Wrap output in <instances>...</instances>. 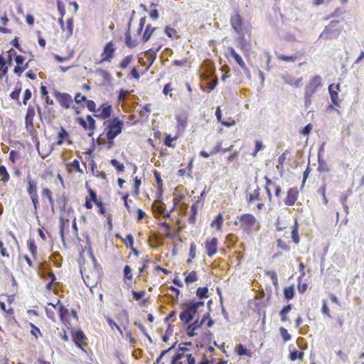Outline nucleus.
<instances>
[{"label":"nucleus","mask_w":364,"mask_h":364,"mask_svg":"<svg viewBox=\"0 0 364 364\" xmlns=\"http://www.w3.org/2000/svg\"><path fill=\"white\" fill-rule=\"evenodd\" d=\"M104 130L97 139L98 145L105 146L107 149H111L114 145V139L122 133L124 122L119 117H114L103 122Z\"/></svg>","instance_id":"nucleus-1"},{"label":"nucleus","mask_w":364,"mask_h":364,"mask_svg":"<svg viewBox=\"0 0 364 364\" xmlns=\"http://www.w3.org/2000/svg\"><path fill=\"white\" fill-rule=\"evenodd\" d=\"M234 225L238 226L242 233L247 235L259 229V224L256 218L250 213L238 215L234 222Z\"/></svg>","instance_id":"nucleus-2"},{"label":"nucleus","mask_w":364,"mask_h":364,"mask_svg":"<svg viewBox=\"0 0 364 364\" xmlns=\"http://www.w3.org/2000/svg\"><path fill=\"white\" fill-rule=\"evenodd\" d=\"M203 306V301L193 299L186 301L182 304L183 311L179 315L181 320L185 323H189L196 314L198 309Z\"/></svg>","instance_id":"nucleus-3"},{"label":"nucleus","mask_w":364,"mask_h":364,"mask_svg":"<svg viewBox=\"0 0 364 364\" xmlns=\"http://www.w3.org/2000/svg\"><path fill=\"white\" fill-rule=\"evenodd\" d=\"M171 364H196L195 353L186 347H179L172 357Z\"/></svg>","instance_id":"nucleus-4"},{"label":"nucleus","mask_w":364,"mask_h":364,"mask_svg":"<svg viewBox=\"0 0 364 364\" xmlns=\"http://www.w3.org/2000/svg\"><path fill=\"white\" fill-rule=\"evenodd\" d=\"M38 112V117L42 120V110L39 105H29L26 117H25V128L27 132L32 133L34 131L33 119L36 115V112Z\"/></svg>","instance_id":"nucleus-5"},{"label":"nucleus","mask_w":364,"mask_h":364,"mask_svg":"<svg viewBox=\"0 0 364 364\" xmlns=\"http://www.w3.org/2000/svg\"><path fill=\"white\" fill-rule=\"evenodd\" d=\"M26 192L31 200L33 209L36 211L39 208L38 186L37 182L31 178L26 180Z\"/></svg>","instance_id":"nucleus-6"},{"label":"nucleus","mask_w":364,"mask_h":364,"mask_svg":"<svg viewBox=\"0 0 364 364\" xmlns=\"http://www.w3.org/2000/svg\"><path fill=\"white\" fill-rule=\"evenodd\" d=\"M75 122L87 132L89 136H92L96 129L95 119L91 115H87L86 118L77 117Z\"/></svg>","instance_id":"nucleus-7"},{"label":"nucleus","mask_w":364,"mask_h":364,"mask_svg":"<svg viewBox=\"0 0 364 364\" xmlns=\"http://www.w3.org/2000/svg\"><path fill=\"white\" fill-rule=\"evenodd\" d=\"M81 274L85 284L90 288L96 287L100 282V272L98 270H81Z\"/></svg>","instance_id":"nucleus-8"},{"label":"nucleus","mask_w":364,"mask_h":364,"mask_svg":"<svg viewBox=\"0 0 364 364\" xmlns=\"http://www.w3.org/2000/svg\"><path fill=\"white\" fill-rule=\"evenodd\" d=\"M116 46L113 41L107 42L102 50L100 55V60L96 62L97 64H102L104 63H111L114 58L116 52Z\"/></svg>","instance_id":"nucleus-9"},{"label":"nucleus","mask_w":364,"mask_h":364,"mask_svg":"<svg viewBox=\"0 0 364 364\" xmlns=\"http://www.w3.org/2000/svg\"><path fill=\"white\" fill-rule=\"evenodd\" d=\"M54 97L63 109H68L71 108L73 104V99L70 94L55 91Z\"/></svg>","instance_id":"nucleus-10"},{"label":"nucleus","mask_w":364,"mask_h":364,"mask_svg":"<svg viewBox=\"0 0 364 364\" xmlns=\"http://www.w3.org/2000/svg\"><path fill=\"white\" fill-rule=\"evenodd\" d=\"M112 113V107L108 102L102 103L96 110L94 116L104 121L110 119Z\"/></svg>","instance_id":"nucleus-11"},{"label":"nucleus","mask_w":364,"mask_h":364,"mask_svg":"<svg viewBox=\"0 0 364 364\" xmlns=\"http://www.w3.org/2000/svg\"><path fill=\"white\" fill-rule=\"evenodd\" d=\"M58 23L60 26V28L65 38H69L73 36L74 29V20L73 18H68L66 23H65L64 20L62 19V18H59Z\"/></svg>","instance_id":"nucleus-12"},{"label":"nucleus","mask_w":364,"mask_h":364,"mask_svg":"<svg viewBox=\"0 0 364 364\" xmlns=\"http://www.w3.org/2000/svg\"><path fill=\"white\" fill-rule=\"evenodd\" d=\"M322 85V79L319 75L314 76L306 85L305 92L314 95Z\"/></svg>","instance_id":"nucleus-13"},{"label":"nucleus","mask_w":364,"mask_h":364,"mask_svg":"<svg viewBox=\"0 0 364 364\" xmlns=\"http://www.w3.org/2000/svg\"><path fill=\"white\" fill-rule=\"evenodd\" d=\"M69 199L66 196L65 193L56 195V198L55 200V203H56V206L59 208L60 213H65V212L71 209V208H68Z\"/></svg>","instance_id":"nucleus-14"},{"label":"nucleus","mask_w":364,"mask_h":364,"mask_svg":"<svg viewBox=\"0 0 364 364\" xmlns=\"http://www.w3.org/2000/svg\"><path fill=\"white\" fill-rule=\"evenodd\" d=\"M85 187L87 190V192H88V196H87L85 197V207L86 209L87 210H90L93 207V204L92 203H95L96 204L97 202H99L100 200H99L97 198V193H95V191H93L87 184V183H86L85 184Z\"/></svg>","instance_id":"nucleus-15"},{"label":"nucleus","mask_w":364,"mask_h":364,"mask_svg":"<svg viewBox=\"0 0 364 364\" xmlns=\"http://www.w3.org/2000/svg\"><path fill=\"white\" fill-rule=\"evenodd\" d=\"M58 314L62 323H63L67 327L71 326V323L70 322V318L71 317V314L70 311L65 308L60 302L59 299H58Z\"/></svg>","instance_id":"nucleus-16"},{"label":"nucleus","mask_w":364,"mask_h":364,"mask_svg":"<svg viewBox=\"0 0 364 364\" xmlns=\"http://www.w3.org/2000/svg\"><path fill=\"white\" fill-rule=\"evenodd\" d=\"M218 240L216 237L207 239L205 242V248L208 257H212L218 252Z\"/></svg>","instance_id":"nucleus-17"},{"label":"nucleus","mask_w":364,"mask_h":364,"mask_svg":"<svg viewBox=\"0 0 364 364\" xmlns=\"http://www.w3.org/2000/svg\"><path fill=\"white\" fill-rule=\"evenodd\" d=\"M230 23L234 31L241 34L243 31L244 22L241 15L239 13H236L230 18Z\"/></svg>","instance_id":"nucleus-18"},{"label":"nucleus","mask_w":364,"mask_h":364,"mask_svg":"<svg viewBox=\"0 0 364 364\" xmlns=\"http://www.w3.org/2000/svg\"><path fill=\"white\" fill-rule=\"evenodd\" d=\"M25 60V57L21 55H17L15 56V61L17 65L15 66L14 72L18 76H21L24 70L28 67V63L24 64Z\"/></svg>","instance_id":"nucleus-19"},{"label":"nucleus","mask_w":364,"mask_h":364,"mask_svg":"<svg viewBox=\"0 0 364 364\" xmlns=\"http://www.w3.org/2000/svg\"><path fill=\"white\" fill-rule=\"evenodd\" d=\"M298 196L299 191L297 188H289L287 191V197L284 200V203L289 206L294 205L298 199Z\"/></svg>","instance_id":"nucleus-20"},{"label":"nucleus","mask_w":364,"mask_h":364,"mask_svg":"<svg viewBox=\"0 0 364 364\" xmlns=\"http://www.w3.org/2000/svg\"><path fill=\"white\" fill-rule=\"evenodd\" d=\"M73 337L75 345L80 349L83 350V347L86 346L87 339L84 333L80 330L76 331L73 333Z\"/></svg>","instance_id":"nucleus-21"},{"label":"nucleus","mask_w":364,"mask_h":364,"mask_svg":"<svg viewBox=\"0 0 364 364\" xmlns=\"http://www.w3.org/2000/svg\"><path fill=\"white\" fill-rule=\"evenodd\" d=\"M153 209L155 212L164 218H169L172 212L166 211V205L161 200H156L153 204Z\"/></svg>","instance_id":"nucleus-22"},{"label":"nucleus","mask_w":364,"mask_h":364,"mask_svg":"<svg viewBox=\"0 0 364 364\" xmlns=\"http://www.w3.org/2000/svg\"><path fill=\"white\" fill-rule=\"evenodd\" d=\"M227 50L228 54L235 60L237 63L240 66V68L242 70H244L245 71H249L242 57L235 51V50L232 47H228Z\"/></svg>","instance_id":"nucleus-23"},{"label":"nucleus","mask_w":364,"mask_h":364,"mask_svg":"<svg viewBox=\"0 0 364 364\" xmlns=\"http://www.w3.org/2000/svg\"><path fill=\"white\" fill-rule=\"evenodd\" d=\"M153 40L154 41V42L153 43L152 47L150 48V50L156 53L164 46L165 39L161 36V34L157 35V33H154L153 36Z\"/></svg>","instance_id":"nucleus-24"},{"label":"nucleus","mask_w":364,"mask_h":364,"mask_svg":"<svg viewBox=\"0 0 364 364\" xmlns=\"http://www.w3.org/2000/svg\"><path fill=\"white\" fill-rule=\"evenodd\" d=\"M237 47L244 53H248L251 48L250 41L245 38L243 33L239 34Z\"/></svg>","instance_id":"nucleus-25"},{"label":"nucleus","mask_w":364,"mask_h":364,"mask_svg":"<svg viewBox=\"0 0 364 364\" xmlns=\"http://www.w3.org/2000/svg\"><path fill=\"white\" fill-rule=\"evenodd\" d=\"M58 311V304L48 303L46 308V316L53 321H55V311Z\"/></svg>","instance_id":"nucleus-26"},{"label":"nucleus","mask_w":364,"mask_h":364,"mask_svg":"<svg viewBox=\"0 0 364 364\" xmlns=\"http://www.w3.org/2000/svg\"><path fill=\"white\" fill-rule=\"evenodd\" d=\"M70 136L68 132L66 131V129L63 127H61L57 136V140L55 141V144L60 146L64 142L68 141L69 144L71 143V141L69 140Z\"/></svg>","instance_id":"nucleus-27"},{"label":"nucleus","mask_w":364,"mask_h":364,"mask_svg":"<svg viewBox=\"0 0 364 364\" xmlns=\"http://www.w3.org/2000/svg\"><path fill=\"white\" fill-rule=\"evenodd\" d=\"M235 352L239 356H247V358H252L253 354L251 350L247 349L241 343L236 345Z\"/></svg>","instance_id":"nucleus-28"},{"label":"nucleus","mask_w":364,"mask_h":364,"mask_svg":"<svg viewBox=\"0 0 364 364\" xmlns=\"http://www.w3.org/2000/svg\"><path fill=\"white\" fill-rule=\"evenodd\" d=\"M177 129L178 131H184L188 123V117L186 113L176 115Z\"/></svg>","instance_id":"nucleus-29"},{"label":"nucleus","mask_w":364,"mask_h":364,"mask_svg":"<svg viewBox=\"0 0 364 364\" xmlns=\"http://www.w3.org/2000/svg\"><path fill=\"white\" fill-rule=\"evenodd\" d=\"M90 169L92 174L97 178H105L106 174L101 172L97 169V166L94 159H91L89 161Z\"/></svg>","instance_id":"nucleus-30"},{"label":"nucleus","mask_w":364,"mask_h":364,"mask_svg":"<svg viewBox=\"0 0 364 364\" xmlns=\"http://www.w3.org/2000/svg\"><path fill=\"white\" fill-rule=\"evenodd\" d=\"M157 28L152 26L151 24H148L145 30L143 33L141 40L143 42H147L151 39V36L155 33L154 32L156 31Z\"/></svg>","instance_id":"nucleus-31"},{"label":"nucleus","mask_w":364,"mask_h":364,"mask_svg":"<svg viewBox=\"0 0 364 364\" xmlns=\"http://www.w3.org/2000/svg\"><path fill=\"white\" fill-rule=\"evenodd\" d=\"M41 195L43 198H46L48 200V203L50 204L52 210H54L55 205V199L53 196V193L50 189L48 188H43L41 191Z\"/></svg>","instance_id":"nucleus-32"},{"label":"nucleus","mask_w":364,"mask_h":364,"mask_svg":"<svg viewBox=\"0 0 364 364\" xmlns=\"http://www.w3.org/2000/svg\"><path fill=\"white\" fill-rule=\"evenodd\" d=\"M223 215L221 213H218L215 218L211 222L210 226L218 231H220L223 224Z\"/></svg>","instance_id":"nucleus-33"},{"label":"nucleus","mask_w":364,"mask_h":364,"mask_svg":"<svg viewBox=\"0 0 364 364\" xmlns=\"http://www.w3.org/2000/svg\"><path fill=\"white\" fill-rule=\"evenodd\" d=\"M9 303H11V299H9ZM0 308L5 313V316L6 318H10V319L14 318V310L11 306V305H9V306L8 308H6V304L4 302L0 301Z\"/></svg>","instance_id":"nucleus-34"},{"label":"nucleus","mask_w":364,"mask_h":364,"mask_svg":"<svg viewBox=\"0 0 364 364\" xmlns=\"http://www.w3.org/2000/svg\"><path fill=\"white\" fill-rule=\"evenodd\" d=\"M202 326L201 322L196 320L193 323L188 326L186 334L188 337H193L196 335L195 331Z\"/></svg>","instance_id":"nucleus-35"},{"label":"nucleus","mask_w":364,"mask_h":364,"mask_svg":"<svg viewBox=\"0 0 364 364\" xmlns=\"http://www.w3.org/2000/svg\"><path fill=\"white\" fill-rule=\"evenodd\" d=\"M9 67L3 53L0 54V79H2L8 73Z\"/></svg>","instance_id":"nucleus-36"},{"label":"nucleus","mask_w":364,"mask_h":364,"mask_svg":"<svg viewBox=\"0 0 364 364\" xmlns=\"http://www.w3.org/2000/svg\"><path fill=\"white\" fill-rule=\"evenodd\" d=\"M11 176L6 167L4 165H0V181L4 184L10 181Z\"/></svg>","instance_id":"nucleus-37"},{"label":"nucleus","mask_w":364,"mask_h":364,"mask_svg":"<svg viewBox=\"0 0 364 364\" xmlns=\"http://www.w3.org/2000/svg\"><path fill=\"white\" fill-rule=\"evenodd\" d=\"M261 189L257 186L252 193H250L247 197V202L251 203L255 200H260Z\"/></svg>","instance_id":"nucleus-38"},{"label":"nucleus","mask_w":364,"mask_h":364,"mask_svg":"<svg viewBox=\"0 0 364 364\" xmlns=\"http://www.w3.org/2000/svg\"><path fill=\"white\" fill-rule=\"evenodd\" d=\"M1 22L4 26H0V33H11V30L9 28H6L5 26H7L9 19L7 16L6 13L5 12L1 16Z\"/></svg>","instance_id":"nucleus-39"},{"label":"nucleus","mask_w":364,"mask_h":364,"mask_svg":"<svg viewBox=\"0 0 364 364\" xmlns=\"http://www.w3.org/2000/svg\"><path fill=\"white\" fill-rule=\"evenodd\" d=\"M215 116L217 117V119L223 125L228 127H232L233 125L235 124V122L234 119H230V120L228 121H223L222 120V114H221V110H220V108L218 107L217 109H216V112H215Z\"/></svg>","instance_id":"nucleus-40"},{"label":"nucleus","mask_w":364,"mask_h":364,"mask_svg":"<svg viewBox=\"0 0 364 364\" xmlns=\"http://www.w3.org/2000/svg\"><path fill=\"white\" fill-rule=\"evenodd\" d=\"M183 274L185 275V282L187 284L193 283L198 279V274L196 271L185 272Z\"/></svg>","instance_id":"nucleus-41"},{"label":"nucleus","mask_w":364,"mask_h":364,"mask_svg":"<svg viewBox=\"0 0 364 364\" xmlns=\"http://www.w3.org/2000/svg\"><path fill=\"white\" fill-rule=\"evenodd\" d=\"M69 222V218H66L64 213H61L60 216V233L62 240H64V232L66 223Z\"/></svg>","instance_id":"nucleus-42"},{"label":"nucleus","mask_w":364,"mask_h":364,"mask_svg":"<svg viewBox=\"0 0 364 364\" xmlns=\"http://www.w3.org/2000/svg\"><path fill=\"white\" fill-rule=\"evenodd\" d=\"M69 171L71 172L74 169L76 172L82 173L83 171L80 168V161L77 159L73 160L72 162L67 164Z\"/></svg>","instance_id":"nucleus-43"},{"label":"nucleus","mask_w":364,"mask_h":364,"mask_svg":"<svg viewBox=\"0 0 364 364\" xmlns=\"http://www.w3.org/2000/svg\"><path fill=\"white\" fill-rule=\"evenodd\" d=\"M21 92V86L20 84H18L16 85L14 90L13 92H11V93L10 94V97L12 100L17 101L18 105L21 104V102L19 101V96H20Z\"/></svg>","instance_id":"nucleus-44"},{"label":"nucleus","mask_w":364,"mask_h":364,"mask_svg":"<svg viewBox=\"0 0 364 364\" xmlns=\"http://www.w3.org/2000/svg\"><path fill=\"white\" fill-rule=\"evenodd\" d=\"M265 181H266V186H265V191L268 197V200L269 202H272V195L269 188L270 186H274L276 184L269 178L265 177Z\"/></svg>","instance_id":"nucleus-45"},{"label":"nucleus","mask_w":364,"mask_h":364,"mask_svg":"<svg viewBox=\"0 0 364 364\" xmlns=\"http://www.w3.org/2000/svg\"><path fill=\"white\" fill-rule=\"evenodd\" d=\"M96 73L101 76L106 82H110L112 80L110 73L106 70L98 68L96 70Z\"/></svg>","instance_id":"nucleus-46"},{"label":"nucleus","mask_w":364,"mask_h":364,"mask_svg":"<svg viewBox=\"0 0 364 364\" xmlns=\"http://www.w3.org/2000/svg\"><path fill=\"white\" fill-rule=\"evenodd\" d=\"M125 43L129 48H134L137 45L136 41L132 40L129 30L125 33Z\"/></svg>","instance_id":"nucleus-47"},{"label":"nucleus","mask_w":364,"mask_h":364,"mask_svg":"<svg viewBox=\"0 0 364 364\" xmlns=\"http://www.w3.org/2000/svg\"><path fill=\"white\" fill-rule=\"evenodd\" d=\"M28 248L33 257V258L36 259L37 255V246L35 244L34 240H29L27 241Z\"/></svg>","instance_id":"nucleus-48"},{"label":"nucleus","mask_w":364,"mask_h":364,"mask_svg":"<svg viewBox=\"0 0 364 364\" xmlns=\"http://www.w3.org/2000/svg\"><path fill=\"white\" fill-rule=\"evenodd\" d=\"M133 58L134 57L132 55L126 56L122 59V60L119 64V68L122 70L127 68L130 64V63L133 60Z\"/></svg>","instance_id":"nucleus-49"},{"label":"nucleus","mask_w":364,"mask_h":364,"mask_svg":"<svg viewBox=\"0 0 364 364\" xmlns=\"http://www.w3.org/2000/svg\"><path fill=\"white\" fill-rule=\"evenodd\" d=\"M196 296L200 299H206L209 296L208 287H198L196 290Z\"/></svg>","instance_id":"nucleus-50"},{"label":"nucleus","mask_w":364,"mask_h":364,"mask_svg":"<svg viewBox=\"0 0 364 364\" xmlns=\"http://www.w3.org/2000/svg\"><path fill=\"white\" fill-rule=\"evenodd\" d=\"M164 32L170 38H178L179 37L177 31L169 26L165 27Z\"/></svg>","instance_id":"nucleus-51"},{"label":"nucleus","mask_w":364,"mask_h":364,"mask_svg":"<svg viewBox=\"0 0 364 364\" xmlns=\"http://www.w3.org/2000/svg\"><path fill=\"white\" fill-rule=\"evenodd\" d=\"M284 297L287 300H290L294 296V286H290L284 288Z\"/></svg>","instance_id":"nucleus-52"},{"label":"nucleus","mask_w":364,"mask_h":364,"mask_svg":"<svg viewBox=\"0 0 364 364\" xmlns=\"http://www.w3.org/2000/svg\"><path fill=\"white\" fill-rule=\"evenodd\" d=\"M291 310V305L289 304L283 307V309L280 311L279 315L281 316V320L282 321H287L288 318L287 314Z\"/></svg>","instance_id":"nucleus-53"},{"label":"nucleus","mask_w":364,"mask_h":364,"mask_svg":"<svg viewBox=\"0 0 364 364\" xmlns=\"http://www.w3.org/2000/svg\"><path fill=\"white\" fill-rule=\"evenodd\" d=\"M178 139V136H176L174 137H171L170 134L166 136L164 139V144L168 147L174 148L176 146V144L173 143Z\"/></svg>","instance_id":"nucleus-54"},{"label":"nucleus","mask_w":364,"mask_h":364,"mask_svg":"<svg viewBox=\"0 0 364 364\" xmlns=\"http://www.w3.org/2000/svg\"><path fill=\"white\" fill-rule=\"evenodd\" d=\"M277 245L279 248L283 250L285 252L290 251V245L287 242L284 241L282 239H277Z\"/></svg>","instance_id":"nucleus-55"},{"label":"nucleus","mask_w":364,"mask_h":364,"mask_svg":"<svg viewBox=\"0 0 364 364\" xmlns=\"http://www.w3.org/2000/svg\"><path fill=\"white\" fill-rule=\"evenodd\" d=\"M196 256V247L194 242H192L190 246L189 250V258L187 259V263L190 264L192 262V260Z\"/></svg>","instance_id":"nucleus-56"},{"label":"nucleus","mask_w":364,"mask_h":364,"mask_svg":"<svg viewBox=\"0 0 364 364\" xmlns=\"http://www.w3.org/2000/svg\"><path fill=\"white\" fill-rule=\"evenodd\" d=\"M29 326L31 327V333L35 337L36 339H38L39 336H42V333L39 328H38L32 323H30Z\"/></svg>","instance_id":"nucleus-57"},{"label":"nucleus","mask_w":364,"mask_h":364,"mask_svg":"<svg viewBox=\"0 0 364 364\" xmlns=\"http://www.w3.org/2000/svg\"><path fill=\"white\" fill-rule=\"evenodd\" d=\"M304 353L301 351L294 350L289 353V359L292 361L296 359L303 360Z\"/></svg>","instance_id":"nucleus-58"},{"label":"nucleus","mask_w":364,"mask_h":364,"mask_svg":"<svg viewBox=\"0 0 364 364\" xmlns=\"http://www.w3.org/2000/svg\"><path fill=\"white\" fill-rule=\"evenodd\" d=\"M57 6L58 11L60 15V18H62V19H63L66 12L65 6L61 0H57Z\"/></svg>","instance_id":"nucleus-59"},{"label":"nucleus","mask_w":364,"mask_h":364,"mask_svg":"<svg viewBox=\"0 0 364 364\" xmlns=\"http://www.w3.org/2000/svg\"><path fill=\"white\" fill-rule=\"evenodd\" d=\"M53 112L54 111L53 109L48 108L43 112V114L42 113V117H43L46 120L51 122L55 117Z\"/></svg>","instance_id":"nucleus-60"},{"label":"nucleus","mask_w":364,"mask_h":364,"mask_svg":"<svg viewBox=\"0 0 364 364\" xmlns=\"http://www.w3.org/2000/svg\"><path fill=\"white\" fill-rule=\"evenodd\" d=\"M277 57L279 60L284 62H295L297 58L295 55L288 56L283 54L277 55Z\"/></svg>","instance_id":"nucleus-61"},{"label":"nucleus","mask_w":364,"mask_h":364,"mask_svg":"<svg viewBox=\"0 0 364 364\" xmlns=\"http://www.w3.org/2000/svg\"><path fill=\"white\" fill-rule=\"evenodd\" d=\"M132 268L129 265H126L124 268V277L125 279L132 281L133 279V274L132 273Z\"/></svg>","instance_id":"nucleus-62"},{"label":"nucleus","mask_w":364,"mask_h":364,"mask_svg":"<svg viewBox=\"0 0 364 364\" xmlns=\"http://www.w3.org/2000/svg\"><path fill=\"white\" fill-rule=\"evenodd\" d=\"M112 166H113L118 171L123 172L124 171V166L117 159H112L110 161Z\"/></svg>","instance_id":"nucleus-63"},{"label":"nucleus","mask_w":364,"mask_h":364,"mask_svg":"<svg viewBox=\"0 0 364 364\" xmlns=\"http://www.w3.org/2000/svg\"><path fill=\"white\" fill-rule=\"evenodd\" d=\"M19 157H20V154H19L18 151H17L16 150H11L9 152V159L12 164H15L16 161L19 159Z\"/></svg>","instance_id":"nucleus-64"}]
</instances>
